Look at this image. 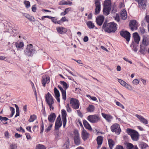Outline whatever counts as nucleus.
<instances>
[{
  "label": "nucleus",
  "instance_id": "nucleus-55",
  "mask_svg": "<svg viewBox=\"0 0 149 149\" xmlns=\"http://www.w3.org/2000/svg\"><path fill=\"white\" fill-rule=\"evenodd\" d=\"M52 21L55 24H56L57 22V19L55 18V17H52L51 18Z\"/></svg>",
  "mask_w": 149,
  "mask_h": 149
},
{
  "label": "nucleus",
  "instance_id": "nucleus-5",
  "mask_svg": "<svg viewBox=\"0 0 149 149\" xmlns=\"http://www.w3.org/2000/svg\"><path fill=\"white\" fill-rule=\"evenodd\" d=\"M35 52V50L33 49V46L31 44L28 45L24 51L25 54L29 56H32Z\"/></svg>",
  "mask_w": 149,
  "mask_h": 149
},
{
  "label": "nucleus",
  "instance_id": "nucleus-39",
  "mask_svg": "<svg viewBox=\"0 0 149 149\" xmlns=\"http://www.w3.org/2000/svg\"><path fill=\"white\" fill-rule=\"evenodd\" d=\"M139 146L141 149H145L148 146V145L144 143L141 142L140 143Z\"/></svg>",
  "mask_w": 149,
  "mask_h": 149
},
{
  "label": "nucleus",
  "instance_id": "nucleus-37",
  "mask_svg": "<svg viewBox=\"0 0 149 149\" xmlns=\"http://www.w3.org/2000/svg\"><path fill=\"white\" fill-rule=\"evenodd\" d=\"M16 47L18 48H21L24 46L23 42H20L19 43L16 42L15 43Z\"/></svg>",
  "mask_w": 149,
  "mask_h": 149
},
{
  "label": "nucleus",
  "instance_id": "nucleus-8",
  "mask_svg": "<svg viewBox=\"0 0 149 149\" xmlns=\"http://www.w3.org/2000/svg\"><path fill=\"white\" fill-rule=\"evenodd\" d=\"M74 143L76 145H79L80 144L81 141L78 131L77 130H75L74 131Z\"/></svg>",
  "mask_w": 149,
  "mask_h": 149
},
{
  "label": "nucleus",
  "instance_id": "nucleus-9",
  "mask_svg": "<svg viewBox=\"0 0 149 149\" xmlns=\"http://www.w3.org/2000/svg\"><path fill=\"white\" fill-rule=\"evenodd\" d=\"M111 131L116 133L120 134V129L119 125L117 123H115L112 125L111 127Z\"/></svg>",
  "mask_w": 149,
  "mask_h": 149
},
{
  "label": "nucleus",
  "instance_id": "nucleus-44",
  "mask_svg": "<svg viewBox=\"0 0 149 149\" xmlns=\"http://www.w3.org/2000/svg\"><path fill=\"white\" fill-rule=\"evenodd\" d=\"M25 17L30 21L33 20V19H34V18L33 17L30 16L28 14H25Z\"/></svg>",
  "mask_w": 149,
  "mask_h": 149
},
{
  "label": "nucleus",
  "instance_id": "nucleus-56",
  "mask_svg": "<svg viewBox=\"0 0 149 149\" xmlns=\"http://www.w3.org/2000/svg\"><path fill=\"white\" fill-rule=\"evenodd\" d=\"M71 11V8H69L65 9L64 11L66 14L68 13L69 11Z\"/></svg>",
  "mask_w": 149,
  "mask_h": 149
},
{
  "label": "nucleus",
  "instance_id": "nucleus-18",
  "mask_svg": "<svg viewBox=\"0 0 149 149\" xmlns=\"http://www.w3.org/2000/svg\"><path fill=\"white\" fill-rule=\"evenodd\" d=\"M137 2L139 6L141 9H145L146 6V2L144 0H139Z\"/></svg>",
  "mask_w": 149,
  "mask_h": 149
},
{
  "label": "nucleus",
  "instance_id": "nucleus-32",
  "mask_svg": "<svg viewBox=\"0 0 149 149\" xmlns=\"http://www.w3.org/2000/svg\"><path fill=\"white\" fill-rule=\"evenodd\" d=\"M108 141L109 147L110 149H112L114 144V142L111 139H108Z\"/></svg>",
  "mask_w": 149,
  "mask_h": 149
},
{
  "label": "nucleus",
  "instance_id": "nucleus-7",
  "mask_svg": "<svg viewBox=\"0 0 149 149\" xmlns=\"http://www.w3.org/2000/svg\"><path fill=\"white\" fill-rule=\"evenodd\" d=\"M70 104L72 108L74 109H78L79 107L80 103L79 101L74 98H72L70 100Z\"/></svg>",
  "mask_w": 149,
  "mask_h": 149
},
{
  "label": "nucleus",
  "instance_id": "nucleus-3",
  "mask_svg": "<svg viewBox=\"0 0 149 149\" xmlns=\"http://www.w3.org/2000/svg\"><path fill=\"white\" fill-rule=\"evenodd\" d=\"M127 134L130 135L132 140L134 141H137L139 139V135L136 131L128 128L126 130Z\"/></svg>",
  "mask_w": 149,
  "mask_h": 149
},
{
  "label": "nucleus",
  "instance_id": "nucleus-57",
  "mask_svg": "<svg viewBox=\"0 0 149 149\" xmlns=\"http://www.w3.org/2000/svg\"><path fill=\"white\" fill-rule=\"evenodd\" d=\"M44 130V126H43V121H42V124L41 125V131L40 132V133H42Z\"/></svg>",
  "mask_w": 149,
  "mask_h": 149
},
{
  "label": "nucleus",
  "instance_id": "nucleus-49",
  "mask_svg": "<svg viewBox=\"0 0 149 149\" xmlns=\"http://www.w3.org/2000/svg\"><path fill=\"white\" fill-rule=\"evenodd\" d=\"M116 104L117 106L120 107L122 109H124L125 108L124 106L123 105H122L121 103H120L118 101L116 102Z\"/></svg>",
  "mask_w": 149,
  "mask_h": 149
},
{
  "label": "nucleus",
  "instance_id": "nucleus-61",
  "mask_svg": "<svg viewBox=\"0 0 149 149\" xmlns=\"http://www.w3.org/2000/svg\"><path fill=\"white\" fill-rule=\"evenodd\" d=\"M26 135L27 139H30L31 138L30 134L28 133H26Z\"/></svg>",
  "mask_w": 149,
  "mask_h": 149
},
{
  "label": "nucleus",
  "instance_id": "nucleus-38",
  "mask_svg": "<svg viewBox=\"0 0 149 149\" xmlns=\"http://www.w3.org/2000/svg\"><path fill=\"white\" fill-rule=\"evenodd\" d=\"M37 117L35 115H31L29 120V121L30 122H33L34 120L36 119Z\"/></svg>",
  "mask_w": 149,
  "mask_h": 149
},
{
  "label": "nucleus",
  "instance_id": "nucleus-1",
  "mask_svg": "<svg viewBox=\"0 0 149 149\" xmlns=\"http://www.w3.org/2000/svg\"><path fill=\"white\" fill-rule=\"evenodd\" d=\"M116 24L113 22L107 23L106 22H105L102 28L106 32L109 33H114L116 30Z\"/></svg>",
  "mask_w": 149,
  "mask_h": 149
},
{
  "label": "nucleus",
  "instance_id": "nucleus-12",
  "mask_svg": "<svg viewBox=\"0 0 149 149\" xmlns=\"http://www.w3.org/2000/svg\"><path fill=\"white\" fill-rule=\"evenodd\" d=\"M120 35L125 38L127 42H129L130 37V33L127 31H122L120 33Z\"/></svg>",
  "mask_w": 149,
  "mask_h": 149
},
{
  "label": "nucleus",
  "instance_id": "nucleus-45",
  "mask_svg": "<svg viewBox=\"0 0 149 149\" xmlns=\"http://www.w3.org/2000/svg\"><path fill=\"white\" fill-rule=\"evenodd\" d=\"M17 148V145L15 144L12 143L10 145V149H16Z\"/></svg>",
  "mask_w": 149,
  "mask_h": 149
},
{
  "label": "nucleus",
  "instance_id": "nucleus-14",
  "mask_svg": "<svg viewBox=\"0 0 149 149\" xmlns=\"http://www.w3.org/2000/svg\"><path fill=\"white\" fill-rule=\"evenodd\" d=\"M118 81L123 86L130 91L132 90V88L131 86L127 84L125 82L120 79H118Z\"/></svg>",
  "mask_w": 149,
  "mask_h": 149
},
{
  "label": "nucleus",
  "instance_id": "nucleus-48",
  "mask_svg": "<svg viewBox=\"0 0 149 149\" xmlns=\"http://www.w3.org/2000/svg\"><path fill=\"white\" fill-rule=\"evenodd\" d=\"M10 108L11 111V114L10 116L11 117H12L15 113V109L13 107H11Z\"/></svg>",
  "mask_w": 149,
  "mask_h": 149
},
{
  "label": "nucleus",
  "instance_id": "nucleus-30",
  "mask_svg": "<svg viewBox=\"0 0 149 149\" xmlns=\"http://www.w3.org/2000/svg\"><path fill=\"white\" fill-rule=\"evenodd\" d=\"M86 24L88 27L90 29H93L95 26L94 24L91 21L87 22Z\"/></svg>",
  "mask_w": 149,
  "mask_h": 149
},
{
  "label": "nucleus",
  "instance_id": "nucleus-59",
  "mask_svg": "<svg viewBox=\"0 0 149 149\" xmlns=\"http://www.w3.org/2000/svg\"><path fill=\"white\" fill-rule=\"evenodd\" d=\"M48 18L49 19H51L52 18V17L49 16H43L42 17V20H44V19L45 18Z\"/></svg>",
  "mask_w": 149,
  "mask_h": 149
},
{
  "label": "nucleus",
  "instance_id": "nucleus-41",
  "mask_svg": "<svg viewBox=\"0 0 149 149\" xmlns=\"http://www.w3.org/2000/svg\"><path fill=\"white\" fill-rule=\"evenodd\" d=\"M36 149H46L45 146L41 144L37 145L36 147Z\"/></svg>",
  "mask_w": 149,
  "mask_h": 149
},
{
  "label": "nucleus",
  "instance_id": "nucleus-43",
  "mask_svg": "<svg viewBox=\"0 0 149 149\" xmlns=\"http://www.w3.org/2000/svg\"><path fill=\"white\" fill-rule=\"evenodd\" d=\"M24 3L26 8H29L30 7V2L29 1L25 0L24 1Z\"/></svg>",
  "mask_w": 149,
  "mask_h": 149
},
{
  "label": "nucleus",
  "instance_id": "nucleus-22",
  "mask_svg": "<svg viewBox=\"0 0 149 149\" xmlns=\"http://www.w3.org/2000/svg\"><path fill=\"white\" fill-rule=\"evenodd\" d=\"M62 123L61 118H59L58 117L55 123V129L56 130H58L59 128L61 126Z\"/></svg>",
  "mask_w": 149,
  "mask_h": 149
},
{
  "label": "nucleus",
  "instance_id": "nucleus-15",
  "mask_svg": "<svg viewBox=\"0 0 149 149\" xmlns=\"http://www.w3.org/2000/svg\"><path fill=\"white\" fill-rule=\"evenodd\" d=\"M67 114L65 110L62 109V117L63 122V126L65 127L66 123V116Z\"/></svg>",
  "mask_w": 149,
  "mask_h": 149
},
{
  "label": "nucleus",
  "instance_id": "nucleus-25",
  "mask_svg": "<svg viewBox=\"0 0 149 149\" xmlns=\"http://www.w3.org/2000/svg\"><path fill=\"white\" fill-rule=\"evenodd\" d=\"M81 136L82 139L85 141L88 138L89 134L86 130L83 129L82 131Z\"/></svg>",
  "mask_w": 149,
  "mask_h": 149
},
{
  "label": "nucleus",
  "instance_id": "nucleus-47",
  "mask_svg": "<svg viewBox=\"0 0 149 149\" xmlns=\"http://www.w3.org/2000/svg\"><path fill=\"white\" fill-rule=\"evenodd\" d=\"M139 31L141 34H144L145 33V29L143 27H140L139 29Z\"/></svg>",
  "mask_w": 149,
  "mask_h": 149
},
{
  "label": "nucleus",
  "instance_id": "nucleus-10",
  "mask_svg": "<svg viewBox=\"0 0 149 149\" xmlns=\"http://www.w3.org/2000/svg\"><path fill=\"white\" fill-rule=\"evenodd\" d=\"M45 99L46 101L48 104H53L54 103L53 98L49 92H48L47 93L46 95Z\"/></svg>",
  "mask_w": 149,
  "mask_h": 149
},
{
  "label": "nucleus",
  "instance_id": "nucleus-20",
  "mask_svg": "<svg viewBox=\"0 0 149 149\" xmlns=\"http://www.w3.org/2000/svg\"><path fill=\"white\" fill-rule=\"evenodd\" d=\"M135 116L143 124H148V121L147 120L144 118L142 116L137 114L135 115Z\"/></svg>",
  "mask_w": 149,
  "mask_h": 149
},
{
  "label": "nucleus",
  "instance_id": "nucleus-2",
  "mask_svg": "<svg viewBox=\"0 0 149 149\" xmlns=\"http://www.w3.org/2000/svg\"><path fill=\"white\" fill-rule=\"evenodd\" d=\"M149 45V37L148 36L144 35L143 37L142 44L140 45L139 52L142 54L145 53L147 47Z\"/></svg>",
  "mask_w": 149,
  "mask_h": 149
},
{
  "label": "nucleus",
  "instance_id": "nucleus-34",
  "mask_svg": "<svg viewBox=\"0 0 149 149\" xmlns=\"http://www.w3.org/2000/svg\"><path fill=\"white\" fill-rule=\"evenodd\" d=\"M70 141L69 139H68L64 144V148L65 149H68L70 146Z\"/></svg>",
  "mask_w": 149,
  "mask_h": 149
},
{
  "label": "nucleus",
  "instance_id": "nucleus-63",
  "mask_svg": "<svg viewBox=\"0 0 149 149\" xmlns=\"http://www.w3.org/2000/svg\"><path fill=\"white\" fill-rule=\"evenodd\" d=\"M88 40V37L87 36H85L84 37L83 40L84 42H87Z\"/></svg>",
  "mask_w": 149,
  "mask_h": 149
},
{
  "label": "nucleus",
  "instance_id": "nucleus-46",
  "mask_svg": "<svg viewBox=\"0 0 149 149\" xmlns=\"http://www.w3.org/2000/svg\"><path fill=\"white\" fill-rule=\"evenodd\" d=\"M139 83V80L138 79H135L132 81V83L134 85H137Z\"/></svg>",
  "mask_w": 149,
  "mask_h": 149
},
{
  "label": "nucleus",
  "instance_id": "nucleus-60",
  "mask_svg": "<svg viewBox=\"0 0 149 149\" xmlns=\"http://www.w3.org/2000/svg\"><path fill=\"white\" fill-rule=\"evenodd\" d=\"M61 19L62 22H64L65 21L68 22V20L66 19L65 17H62Z\"/></svg>",
  "mask_w": 149,
  "mask_h": 149
},
{
  "label": "nucleus",
  "instance_id": "nucleus-54",
  "mask_svg": "<svg viewBox=\"0 0 149 149\" xmlns=\"http://www.w3.org/2000/svg\"><path fill=\"white\" fill-rule=\"evenodd\" d=\"M36 5H34L32 7V10L34 12H36Z\"/></svg>",
  "mask_w": 149,
  "mask_h": 149
},
{
  "label": "nucleus",
  "instance_id": "nucleus-29",
  "mask_svg": "<svg viewBox=\"0 0 149 149\" xmlns=\"http://www.w3.org/2000/svg\"><path fill=\"white\" fill-rule=\"evenodd\" d=\"M121 17L123 19L125 20L127 18V13L125 10H123L121 12Z\"/></svg>",
  "mask_w": 149,
  "mask_h": 149
},
{
  "label": "nucleus",
  "instance_id": "nucleus-23",
  "mask_svg": "<svg viewBox=\"0 0 149 149\" xmlns=\"http://www.w3.org/2000/svg\"><path fill=\"white\" fill-rule=\"evenodd\" d=\"M97 141L98 146L97 148L99 149L101 147V146L103 140V137L101 136H98L97 138Z\"/></svg>",
  "mask_w": 149,
  "mask_h": 149
},
{
  "label": "nucleus",
  "instance_id": "nucleus-11",
  "mask_svg": "<svg viewBox=\"0 0 149 149\" xmlns=\"http://www.w3.org/2000/svg\"><path fill=\"white\" fill-rule=\"evenodd\" d=\"M95 14L97 15L99 14L100 10V3L99 0H95Z\"/></svg>",
  "mask_w": 149,
  "mask_h": 149
},
{
  "label": "nucleus",
  "instance_id": "nucleus-17",
  "mask_svg": "<svg viewBox=\"0 0 149 149\" xmlns=\"http://www.w3.org/2000/svg\"><path fill=\"white\" fill-rule=\"evenodd\" d=\"M104 20V17L103 15H100L96 18V22L99 26L101 25Z\"/></svg>",
  "mask_w": 149,
  "mask_h": 149
},
{
  "label": "nucleus",
  "instance_id": "nucleus-4",
  "mask_svg": "<svg viewBox=\"0 0 149 149\" xmlns=\"http://www.w3.org/2000/svg\"><path fill=\"white\" fill-rule=\"evenodd\" d=\"M103 13L106 15L109 14L111 8V3L110 0H106L104 1L103 5Z\"/></svg>",
  "mask_w": 149,
  "mask_h": 149
},
{
  "label": "nucleus",
  "instance_id": "nucleus-33",
  "mask_svg": "<svg viewBox=\"0 0 149 149\" xmlns=\"http://www.w3.org/2000/svg\"><path fill=\"white\" fill-rule=\"evenodd\" d=\"M8 119V118L6 117L0 116V120L3 124H7V122L6 121Z\"/></svg>",
  "mask_w": 149,
  "mask_h": 149
},
{
  "label": "nucleus",
  "instance_id": "nucleus-13",
  "mask_svg": "<svg viewBox=\"0 0 149 149\" xmlns=\"http://www.w3.org/2000/svg\"><path fill=\"white\" fill-rule=\"evenodd\" d=\"M129 25L132 31L136 30L138 26L137 23L135 20H132L130 21Z\"/></svg>",
  "mask_w": 149,
  "mask_h": 149
},
{
  "label": "nucleus",
  "instance_id": "nucleus-16",
  "mask_svg": "<svg viewBox=\"0 0 149 149\" xmlns=\"http://www.w3.org/2000/svg\"><path fill=\"white\" fill-rule=\"evenodd\" d=\"M101 114L103 117L108 122H111L113 119L112 116L110 114H106L103 113H102Z\"/></svg>",
  "mask_w": 149,
  "mask_h": 149
},
{
  "label": "nucleus",
  "instance_id": "nucleus-40",
  "mask_svg": "<svg viewBox=\"0 0 149 149\" xmlns=\"http://www.w3.org/2000/svg\"><path fill=\"white\" fill-rule=\"evenodd\" d=\"M60 82L61 84L63 85L65 90L68 88L69 86L65 82L63 81H61Z\"/></svg>",
  "mask_w": 149,
  "mask_h": 149
},
{
  "label": "nucleus",
  "instance_id": "nucleus-26",
  "mask_svg": "<svg viewBox=\"0 0 149 149\" xmlns=\"http://www.w3.org/2000/svg\"><path fill=\"white\" fill-rule=\"evenodd\" d=\"M58 87L62 93L63 99L64 100H66V96L65 90H64L60 85H58Z\"/></svg>",
  "mask_w": 149,
  "mask_h": 149
},
{
  "label": "nucleus",
  "instance_id": "nucleus-36",
  "mask_svg": "<svg viewBox=\"0 0 149 149\" xmlns=\"http://www.w3.org/2000/svg\"><path fill=\"white\" fill-rule=\"evenodd\" d=\"M133 46V48H132V50L134 51L135 52H136L138 50L137 49V45H135L134 42H132V45H131V47Z\"/></svg>",
  "mask_w": 149,
  "mask_h": 149
},
{
  "label": "nucleus",
  "instance_id": "nucleus-24",
  "mask_svg": "<svg viewBox=\"0 0 149 149\" xmlns=\"http://www.w3.org/2000/svg\"><path fill=\"white\" fill-rule=\"evenodd\" d=\"M56 115L55 113H52L49 116L48 119L49 122L52 123H53L55 120Z\"/></svg>",
  "mask_w": 149,
  "mask_h": 149
},
{
  "label": "nucleus",
  "instance_id": "nucleus-21",
  "mask_svg": "<svg viewBox=\"0 0 149 149\" xmlns=\"http://www.w3.org/2000/svg\"><path fill=\"white\" fill-rule=\"evenodd\" d=\"M57 32L60 34H63L67 31V29L63 27H58L56 28Z\"/></svg>",
  "mask_w": 149,
  "mask_h": 149
},
{
  "label": "nucleus",
  "instance_id": "nucleus-31",
  "mask_svg": "<svg viewBox=\"0 0 149 149\" xmlns=\"http://www.w3.org/2000/svg\"><path fill=\"white\" fill-rule=\"evenodd\" d=\"M125 145L126 149H132L134 147L133 144L131 143H125Z\"/></svg>",
  "mask_w": 149,
  "mask_h": 149
},
{
  "label": "nucleus",
  "instance_id": "nucleus-28",
  "mask_svg": "<svg viewBox=\"0 0 149 149\" xmlns=\"http://www.w3.org/2000/svg\"><path fill=\"white\" fill-rule=\"evenodd\" d=\"M83 123L85 127L90 131L92 130L91 125L88 123L85 120H83Z\"/></svg>",
  "mask_w": 149,
  "mask_h": 149
},
{
  "label": "nucleus",
  "instance_id": "nucleus-50",
  "mask_svg": "<svg viewBox=\"0 0 149 149\" xmlns=\"http://www.w3.org/2000/svg\"><path fill=\"white\" fill-rule=\"evenodd\" d=\"M113 18L117 22H119L120 20V18L119 15L116 14V15L113 17Z\"/></svg>",
  "mask_w": 149,
  "mask_h": 149
},
{
  "label": "nucleus",
  "instance_id": "nucleus-53",
  "mask_svg": "<svg viewBox=\"0 0 149 149\" xmlns=\"http://www.w3.org/2000/svg\"><path fill=\"white\" fill-rule=\"evenodd\" d=\"M67 2L64 1H62L59 3V4L61 5H67Z\"/></svg>",
  "mask_w": 149,
  "mask_h": 149
},
{
  "label": "nucleus",
  "instance_id": "nucleus-62",
  "mask_svg": "<svg viewBox=\"0 0 149 149\" xmlns=\"http://www.w3.org/2000/svg\"><path fill=\"white\" fill-rule=\"evenodd\" d=\"M15 136L16 138H20L21 137V135L17 133H16Z\"/></svg>",
  "mask_w": 149,
  "mask_h": 149
},
{
  "label": "nucleus",
  "instance_id": "nucleus-58",
  "mask_svg": "<svg viewBox=\"0 0 149 149\" xmlns=\"http://www.w3.org/2000/svg\"><path fill=\"white\" fill-rule=\"evenodd\" d=\"M123 59L125 61H127L128 63H130V64H132V62L131 61H130L128 60V59L127 58H125V57H123Z\"/></svg>",
  "mask_w": 149,
  "mask_h": 149
},
{
  "label": "nucleus",
  "instance_id": "nucleus-19",
  "mask_svg": "<svg viewBox=\"0 0 149 149\" xmlns=\"http://www.w3.org/2000/svg\"><path fill=\"white\" fill-rule=\"evenodd\" d=\"M50 82V78L49 76H43L42 79V83L43 86H45L46 84H48Z\"/></svg>",
  "mask_w": 149,
  "mask_h": 149
},
{
  "label": "nucleus",
  "instance_id": "nucleus-35",
  "mask_svg": "<svg viewBox=\"0 0 149 149\" xmlns=\"http://www.w3.org/2000/svg\"><path fill=\"white\" fill-rule=\"evenodd\" d=\"M95 109L94 106L92 105H90L87 108V110L89 112H93L94 111Z\"/></svg>",
  "mask_w": 149,
  "mask_h": 149
},
{
  "label": "nucleus",
  "instance_id": "nucleus-51",
  "mask_svg": "<svg viewBox=\"0 0 149 149\" xmlns=\"http://www.w3.org/2000/svg\"><path fill=\"white\" fill-rule=\"evenodd\" d=\"M52 126V125L50 124L49 125L48 127L45 129V132H47L50 131V130H51V127Z\"/></svg>",
  "mask_w": 149,
  "mask_h": 149
},
{
  "label": "nucleus",
  "instance_id": "nucleus-6",
  "mask_svg": "<svg viewBox=\"0 0 149 149\" xmlns=\"http://www.w3.org/2000/svg\"><path fill=\"white\" fill-rule=\"evenodd\" d=\"M100 117L98 114L90 115L88 116V120L92 123H96L100 120Z\"/></svg>",
  "mask_w": 149,
  "mask_h": 149
},
{
  "label": "nucleus",
  "instance_id": "nucleus-27",
  "mask_svg": "<svg viewBox=\"0 0 149 149\" xmlns=\"http://www.w3.org/2000/svg\"><path fill=\"white\" fill-rule=\"evenodd\" d=\"M134 41L136 43L138 44L140 40V38L137 33H134L133 34Z\"/></svg>",
  "mask_w": 149,
  "mask_h": 149
},
{
  "label": "nucleus",
  "instance_id": "nucleus-52",
  "mask_svg": "<svg viewBox=\"0 0 149 149\" xmlns=\"http://www.w3.org/2000/svg\"><path fill=\"white\" fill-rule=\"evenodd\" d=\"M67 111L69 112H70L71 111V109L70 107L69 104H67L66 106Z\"/></svg>",
  "mask_w": 149,
  "mask_h": 149
},
{
  "label": "nucleus",
  "instance_id": "nucleus-64",
  "mask_svg": "<svg viewBox=\"0 0 149 149\" xmlns=\"http://www.w3.org/2000/svg\"><path fill=\"white\" fill-rule=\"evenodd\" d=\"M115 149H123V146L118 145L117 146Z\"/></svg>",
  "mask_w": 149,
  "mask_h": 149
},
{
  "label": "nucleus",
  "instance_id": "nucleus-42",
  "mask_svg": "<svg viewBox=\"0 0 149 149\" xmlns=\"http://www.w3.org/2000/svg\"><path fill=\"white\" fill-rule=\"evenodd\" d=\"M54 91L55 97L60 96L59 91L56 87L54 88Z\"/></svg>",
  "mask_w": 149,
  "mask_h": 149
}]
</instances>
